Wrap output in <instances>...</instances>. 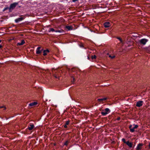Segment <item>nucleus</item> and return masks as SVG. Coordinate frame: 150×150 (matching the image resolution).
<instances>
[{"mask_svg":"<svg viewBox=\"0 0 150 150\" xmlns=\"http://www.w3.org/2000/svg\"><path fill=\"white\" fill-rule=\"evenodd\" d=\"M25 43V41L24 40H22L21 42H19L17 43L18 45H21L24 44Z\"/></svg>","mask_w":150,"mask_h":150,"instance_id":"13","label":"nucleus"},{"mask_svg":"<svg viewBox=\"0 0 150 150\" xmlns=\"http://www.w3.org/2000/svg\"><path fill=\"white\" fill-rule=\"evenodd\" d=\"M49 52V50H45L43 51V55L45 56Z\"/></svg>","mask_w":150,"mask_h":150,"instance_id":"17","label":"nucleus"},{"mask_svg":"<svg viewBox=\"0 0 150 150\" xmlns=\"http://www.w3.org/2000/svg\"><path fill=\"white\" fill-rule=\"evenodd\" d=\"M1 40H0V43L1 42Z\"/></svg>","mask_w":150,"mask_h":150,"instance_id":"33","label":"nucleus"},{"mask_svg":"<svg viewBox=\"0 0 150 150\" xmlns=\"http://www.w3.org/2000/svg\"><path fill=\"white\" fill-rule=\"evenodd\" d=\"M52 72L54 77L56 78H58L59 77V74L60 73L58 69L52 70Z\"/></svg>","mask_w":150,"mask_h":150,"instance_id":"1","label":"nucleus"},{"mask_svg":"<svg viewBox=\"0 0 150 150\" xmlns=\"http://www.w3.org/2000/svg\"><path fill=\"white\" fill-rule=\"evenodd\" d=\"M75 81V79L74 78H73V82H72L73 83L74 81Z\"/></svg>","mask_w":150,"mask_h":150,"instance_id":"30","label":"nucleus"},{"mask_svg":"<svg viewBox=\"0 0 150 150\" xmlns=\"http://www.w3.org/2000/svg\"><path fill=\"white\" fill-rule=\"evenodd\" d=\"M23 17L19 18L15 20V21L16 23H17L19 21H21L23 20Z\"/></svg>","mask_w":150,"mask_h":150,"instance_id":"10","label":"nucleus"},{"mask_svg":"<svg viewBox=\"0 0 150 150\" xmlns=\"http://www.w3.org/2000/svg\"><path fill=\"white\" fill-rule=\"evenodd\" d=\"M66 28L68 30H72L73 29L72 27L71 26H67Z\"/></svg>","mask_w":150,"mask_h":150,"instance_id":"18","label":"nucleus"},{"mask_svg":"<svg viewBox=\"0 0 150 150\" xmlns=\"http://www.w3.org/2000/svg\"><path fill=\"white\" fill-rule=\"evenodd\" d=\"M134 126V127H132V125H131L129 126V128L130 129V131L131 132H134L135 130L134 129L137 128L138 127V125H133Z\"/></svg>","mask_w":150,"mask_h":150,"instance_id":"2","label":"nucleus"},{"mask_svg":"<svg viewBox=\"0 0 150 150\" xmlns=\"http://www.w3.org/2000/svg\"><path fill=\"white\" fill-rule=\"evenodd\" d=\"M78 1V0H73V1L74 2H75L76 1Z\"/></svg>","mask_w":150,"mask_h":150,"instance_id":"27","label":"nucleus"},{"mask_svg":"<svg viewBox=\"0 0 150 150\" xmlns=\"http://www.w3.org/2000/svg\"><path fill=\"white\" fill-rule=\"evenodd\" d=\"M107 55H109V57L111 58V59H113L115 58V55H110L108 53H107Z\"/></svg>","mask_w":150,"mask_h":150,"instance_id":"19","label":"nucleus"},{"mask_svg":"<svg viewBox=\"0 0 150 150\" xmlns=\"http://www.w3.org/2000/svg\"><path fill=\"white\" fill-rule=\"evenodd\" d=\"M34 125H30V126L28 127V129L29 130H32L34 127Z\"/></svg>","mask_w":150,"mask_h":150,"instance_id":"14","label":"nucleus"},{"mask_svg":"<svg viewBox=\"0 0 150 150\" xmlns=\"http://www.w3.org/2000/svg\"><path fill=\"white\" fill-rule=\"evenodd\" d=\"M143 103V102L142 101H139L137 102L136 106L137 107H140L142 106Z\"/></svg>","mask_w":150,"mask_h":150,"instance_id":"7","label":"nucleus"},{"mask_svg":"<svg viewBox=\"0 0 150 150\" xmlns=\"http://www.w3.org/2000/svg\"><path fill=\"white\" fill-rule=\"evenodd\" d=\"M104 25L105 28H108L110 26V23L108 22H105L104 24Z\"/></svg>","mask_w":150,"mask_h":150,"instance_id":"9","label":"nucleus"},{"mask_svg":"<svg viewBox=\"0 0 150 150\" xmlns=\"http://www.w3.org/2000/svg\"><path fill=\"white\" fill-rule=\"evenodd\" d=\"M2 47V46L1 45H0V48H1Z\"/></svg>","mask_w":150,"mask_h":150,"instance_id":"31","label":"nucleus"},{"mask_svg":"<svg viewBox=\"0 0 150 150\" xmlns=\"http://www.w3.org/2000/svg\"><path fill=\"white\" fill-rule=\"evenodd\" d=\"M8 9H9V8L7 7V8H5L4 9V11L6 10H7Z\"/></svg>","mask_w":150,"mask_h":150,"instance_id":"25","label":"nucleus"},{"mask_svg":"<svg viewBox=\"0 0 150 150\" xmlns=\"http://www.w3.org/2000/svg\"><path fill=\"white\" fill-rule=\"evenodd\" d=\"M37 104V103L36 102H33L29 104V106H32L36 105Z\"/></svg>","mask_w":150,"mask_h":150,"instance_id":"15","label":"nucleus"},{"mask_svg":"<svg viewBox=\"0 0 150 150\" xmlns=\"http://www.w3.org/2000/svg\"><path fill=\"white\" fill-rule=\"evenodd\" d=\"M117 38L118 39L120 42L122 43H123V41L122 40V39L120 38H119V37H117Z\"/></svg>","mask_w":150,"mask_h":150,"instance_id":"20","label":"nucleus"},{"mask_svg":"<svg viewBox=\"0 0 150 150\" xmlns=\"http://www.w3.org/2000/svg\"><path fill=\"white\" fill-rule=\"evenodd\" d=\"M69 121H67L66 122V123H65V124L66 125H69Z\"/></svg>","mask_w":150,"mask_h":150,"instance_id":"24","label":"nucleus"},{"mask_svg":"<svg viewBox=\"0 0 150 150\" xmlns=\"http://www.w3.org/2000/svg\"><path fill=\"white\" fill-rule=\"evenodd\" d=\"M40 49L41 47H38L37 48L36 50V53L37 54H39L41 53V51L40 50Z\"/></svg>","mask_w":150,"mask_h":150,"instance_id":"16","label":"nucleus"},{"mask_svg":"<svg viewBox=\"0 0 150 150\" xmlns=\"http://www.w3.org/2000/svg\"><path fill=\"white\" fill-rule=\"evenodd\" d=\"M110 110L108 108H106L105 109V111H102L101 112V113L103 116H105L108 114L110 112Z\"/></svg>","mask_w":150,"mask_h":150,"instance_id":"4","label":"nucleus"},{"mask_svg":"<svg viewBox=\"0 0 150 150\" xmlns=\"http://www.w3.org/2000/svg\"><path fill=\"white\" fill-rule=\"evenodd\" d=\"M18 4V3L17 2H15L11 4L9 7V10H11L13 9Z\"/></svg>","mask_w":150,"mask_h":150,"instance_id":"3","label":"nucleus"},{"mask_svg":"<svg viewBox=\"0 0 150 150\" xmlns=\"http://www.w3.org/2000/svg\"><path fill=\"white\" fill-rule=\"evenodd\" d=\"M2 107H0V108H2Z\"/></svg>","mask_w":150,"mask_h":150,"instance_id":"34","label":"nucleus"},{"mask_svg":"<svg viewBox=\"0 0 150 150\" xmlns=\"http://www.w3.org/2000/svg\"><path fill=\"white\" fill-rule=\"evenodd\" d=\"M64 127L66 128L67 127V125H66V124L64 125Z\"/></svg>","mask_w":150,"mask_h":150,"instance_id":"26","label":"nucleus"},{"mask_svg":"<svg viewBox=\"0 0 150 150\" xmlns=\"http://www.w3.org/2000/svg\"><path fill=\"white\" fill-rule=\"evenodd\" d=\"M122 141L125 144H126L127 142L125 141V139L123 138L122 139Z\"/></svg>","mask_w":150,"mask_h":150,"instance_id":"23","label":"nucleus"},{"mask_svg":"<svg viewBox=\"0 0 150 150\" xmlns=\"http://www.w3.org/2000/svg\"><path fill=\"white\" fill-rule=\"evenodd\" d=\"M69 142L68 141H67L64 143V145L67 146Z\"/></svg>","mask_w":150,"mask_h":150,"instance_id":"21","label":"nucleus"},{"mask_svg":"<svg viewBox=\"0 0 150 150\" xmlns=\"http://www.w3.org/2000/svg\"><path fill=\"white\" fill-rule=\"evenodd\" d=\"M143 145V144H141V143L137 145V146L136 147V150H140L142 149V147Z\"/></svg>","mask_w":150,"mask_h":150,"instance_id":"8","label":"nucleus"},{"mask_svg":"<svg viewBox=\"0 0 150 150\" xmlns=\"http://www.w3.org/2000/svg\"><path fill=\"white\" fill-rule=\"evenodd\" d=\"M63 31V30H55L54 28H50L49 29V30L48 31L49 32H59L61 33Z\"/></svg>","mask_w":150,"mask_h":150,"instance_id":"6","label":"nucleus"},{"mask_svg":"<svg viewBox=\"0 0 150 150\" xmlns=\"http://www.w3.org/2000/svg\"><path fill=\"white\" fill-rule=\"evenodd\" d=\"M130 148H131L132 146V144L131 142H129V141L127 142L126 143Z\"/></svg>","mask_w":150,"mask_h":150,"instance_id":"12","label":"nucleus"},{"mask_svg":"<svg viewBox=\"0 0 150 150\" xmlns=\"http://www.w3.org/2000/svg\"><path fill=\"white\" fill-rule=\"evenodd\" d=\"M88 59H89L90 58L88 57Z\"/></svg>","mask_w":150,"mask_h":150,"instance_id":"32","label":"nucleus"},{"mask_svg":"<svg viewBox=\"0 0 150 150\" xmlns=\"http://www.w3.org/2000/svg\"><path fill=\"white\" fill-rule=\"evenodd\" d=\"M108 99V98L107 97H105L102 98L100 99H98L97 100L100 102H102L103 101H104L105 100H106Z\"/></svg>","mask_w":150,"mask_h":150,"instance_id":"11","label":"nucleus"},{"mask_svg":"<svg viewBox=\"0 0 150 150\" xmlns=\"http://www.w3.org/2000/svg\"><path fill=\"white\" fill-rule=\"evenodd\" d=\"M120 119V117H118L117 118V120H119Z\"/></svg>","mask_w":150,"mask_h":150,"instance_id":"28","label":"nucleus"},{"mask_svg":"<svg viewBox=\"0 0 150 150\" xmlns=\"http://www.w3.org/2000/svg\"><path fill=\"white\" fill-rule=\"evenodd\" d=\"M149 149H150V142L149 143Z\"/></svg>","mask_w":150,"mask_h":150,"instance_id":"29","label":"nucleus"},{"mask_svg":"<svg viewBox=\"0 0 150 150\" xmlns=\"http://www.w3.org/2000/svg\"><path fill=\"white\" fill-rule=\"evenodd\" d=\"M96 56L95 55H94L93 56H92L91 57V58L92 59H96Z\"/></svg>","mask_w":150,"mask_h":150,"instance_id":"22","label":"nucleus"},{"mask_svg":"<svg viewBox=\"0 0 150 150\" xmlns=\"http://www.w3.org/2000/svg\"><path fill=\"white\" fill-rule=\"evenodd\" d=\"M148 40L147 39L144 38L140 40H139V42L140 44L144 45L146 44V43L148 42Z\"/></svg>","mask_w":150,"mask_h":150,"instance_id":"5","label":"nucleus"}]
</instances>
